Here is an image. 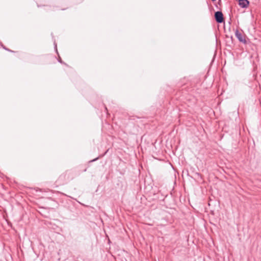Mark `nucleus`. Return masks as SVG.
<instances>
[{
    "mask_svg": "<svg viewBox=\"0 0 261 261\" xmlns=\"http://www.w3.org/2000/svg\"><path fill=\"white\" fill-rule=\"evenodd\" d=\"M249 2L248 0H239V5L243 8L248 7Z\"/></svg>",
    "mask_w": 261,
    "mask_h": 261,
    "instance_id": "nucleus-4",
    "label": "nucleus"
},
{
    "mask_svg": "<svg viewBox=\"0 0 261 261\" xmlns=\"http://www.w3.org/2000/svg\"><path fill=\"white\" fill-rule=\"evenodd\" d=\"M215 19L217 23H221L224 21L223 14L221 11H217L215 13Z\"/></svg>",
    "mask_w": 261,
    "mask_h": 261,
    "instance_id": "nucleus-3",
    "label": "nucleus"
},
{
    "mask_svg": "<svg viewBox=\"0 0 261 261\" xmlns=\"http://www.w3.org/2000/svg\"><path fill=\"white\" fill-rule=\"evenodd\" d=\"M105 109H106V111H108V110H107V107H105Z\"/></svg>",
    "mask_w": 261,
    "mask_h": 261,
    "instance_id": "nucleus-8",
    "label": "nucleus"
},
{
    "mask_svg": "<svg viewBox=\"0 0 261 261\" xmlns=\"http://www.w3.org/2000/svg\"><path fill=\"white\" fill-rule=\"evenodd\" d=\"M213 2H215L216 1V0H212Z\"/></svg>",
    "mask_w": 261,
    "mask_h": 261,
    "instance_id": "nucleus-9",
    "label": "nucleus"
},
{
    "mask_svg": "<svg viewBox=\"0 0 261 261\" xmlns=\"http://www.w3.org/2000/svg\"><path fill=\"white\" fill-rule=\"evenodd\" d=\"M97 159H98V158H96V159H94V160H93L91 161L90 162H94V161H95L97 160Z\"/></svg>",
    "mask_w": 261,
    "mask_h": 261,
    "instance_id": "nucleus-6",
    "label": "nucleus"
},
{
    "mask_svg": "<svg viewBox=\"0 0 261 261\" xmlns=\"http://www.w3.org/2000/svg\"><path fill=\"white\" fill-rule=\"evenodd\" d=\"M5 49L6 50H7L9 51H10V52H14V51L11 50H10V49H7V48H5Z\"/></svg>",
    "mask_w": 261,
    "mask_h": 261,
    "instance_id": "nucleus-5",
    "label": "nucleus"
},
{
    "mask_svg": "<svg viewBox=\"0 0 261 261\" xmlns=\"http://www.w3.org/2000/svg\"><path fill=\"white\" fill-rule=\"evenodd\" d=\"M235 35L240 42L244 43V44H247V42L246 40V35L245 34H242L237 30L235 32Z\"/></svg>",
    "mask_w": 261,
    "mask_h": 261,
    "instance_id": "nucleus-2",
    "label": "nucleus"
},
{
    "mask_svg": "<svg viewBox=\"0 0 261 261\" xmlns=\"http://www.w3.org/2000/svg\"><path fill=\"white\" fill-rule=\"evenodd\" d=\"M74 177V172L71 170H68L60 175L58 180L61 184H65L68 181L73 179Z\"/></svg>",
    "mask_w": 261,
    "mask_h": 261,
    "instance_id": "nucleus-1",
    "label": "nucleus"
},
{
    "mask_svg": "<svg viewBox=\"0 0 261 261\" xmlns=\"http://www.w3.org/2000/svg\"><path fill=\"white\" fill-rule=\"evenodd\" d=\"M59 61L61 63H63V62L61 60V59L60 58V59L59 60Z\"/></svg>",
    "mask_w": 261,
    "mask_h": 261,
    "instance_id": "nucleus-7",
    "label": "nucleus"
}]
</instances>
